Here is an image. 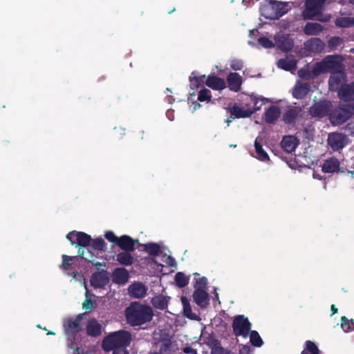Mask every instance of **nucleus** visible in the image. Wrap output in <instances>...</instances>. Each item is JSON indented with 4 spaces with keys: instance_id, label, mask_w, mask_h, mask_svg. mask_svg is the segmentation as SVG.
Returning a JSON list of instances; mask_svg holds the SVG:
<instances>
[{
    "instance_id": "obj_1",
    "label": "nucleus",
    "mask_w": 354,
    "mask_h": 354,
    "mask_svg": "<svg viewBox=\"0 0 354 354\" xmlns=\"http://www.w3.org/2000/svg\"><path fill=\"white\" fill-rule=\"evenodd\" d=\"M125 314L129 324L139 326L151 320L153 310L149 306L133 303L126 309Z\"/></svg>"
},
{
    "instance_id": "obj_2",
    "label": "nucleus",
    "mask_w": 354,
    "mask_h": 354,
    "mask_svg": "<svg viewBox=\"0 0 354 354\" xmlns=\"http://www.w3.org/2000/svg\"><path fill=\"white\" fill-rule=\"evenodd\" d=\"M291 8L290 2L266 1L260 8L261 14L266 19H276L287 13Z\"/></svg>"
},
{
    "instance_id": "obj_3",
    "label": "nucleus",
    "mask_w": 354,
    "mask_h": 354,
    "mask_svg": "<svg viewBox=\"0 0 354 354\" xmlns=\"http://www.w3.org/2000/svg\"><path fill=\"white\" fill-rule=\"evenodd\" d=\"M325 1L326 0H306V8L302 12L304 19L328 21L330 19V15L322 13Z\"/></svg>"
},
{
    "instance_id": "obj_4",
    "label": "nucleus",
    "mask_w": 354,
    "mask_h": 354,
    "mask_svg": "<svg viewBox=\"0 0 354 354\" xmlns=\"http://www.w3.org/2000/svg\"><path fill=\"white\" fill-rule=\"evenodd\" d=\"M131 341V334L125 330H119L108 335L102 342L103 348L111 351L115 348H125Z\"/></svg>"
},
{
    "instance_id": "obj_5",
    "label": "nucleus",
    "mask_w": 354,
    "mask_h": 354,
    "mask_svg": "<svg viewBox=\"0 0 354 354\" xmlns=\"http://www.w3.org/2000/svg\"><path fill=\"white\" fill-rule=\"evenodd\" d=\"M342 59L337 55H328L321 62H317L313 67L316 77L328 72L339 70L342 68Z\"/></svg>"
},
{
    "instance_id": "obj_6",
    "label": "nucleus",
    "mask_w": 354,
    "mask_h": 354,
    "mask_svg": "<svg viewBox=\"0 0 354 354\" xmlns=\"http://www.w3.org/2000/svg\"><path fill=\"white\" fill-rule=\"evenodd\" d=\"M354 114V102L351 104L341 106L330 114V120L334 124L344 122Z\"/></svg>"
},
{
    "instance_id": "obj_7",
    "label": "nucleus",
    "mask_w": 354,
    "mask_h": 354,
    "mask_svg": "<svg viewBox=\"0 0 354 354\" xmlns=\"http://www.w3.org/2000/svg\"><path fill=\"white\" fill-rule=\"evenodd\" d=\"M232 327L236 336L246 338L250 332L251 324L245 316L237 315L234 318Z\"/></svg>"
},
{
    "instance_id": "obj_8",
    "label": "nucleus",
    "mask_w": 354,
    "mask_h": 354,
    "mask_svg": "<svg viewBox=\"0 0 354 354\" xmlns=\"http://www.w3.org/2000/svg\"><path fill=\"white\" fill-rule=\"evenodd\" d=\"M66 238L71 241L72 245H77L81 246L80 248L85 250L88 249L87 247L91 242V237L90 235L81 232H69Z\"/></svg>"
},
{
    "instance_id": "obj_9",
    "label": "nucleus",
    "mask_w": 354,
    "mask_h": 354,
    "mask_svg": "<svg viewBox=\"0 0 354 354\" xmlns=\"http://www.w3.org/2000/svg\"><path fill=\"white\" fill-rule=\"evenodd\" d=\"M346 75L342 71V67L339 70H335L332 73L328 84L329 88L332 91H339L341 88L346 85Z\"/></svg>"
},
{
    "instance_id": "obj_10",
    "label": "nucleus",
    "mask_w": 354,
    "mask_h": 354,
    "mask_svg": "<svg viewBox=\"0 0 354 354\" xmlns=\"http://www.w3.org/2000/svg\"><path fill=\"white\" fill-rule=\"evenodd\" d=\"M328 143L334 151L342 149L347 145V138L339 133H332L328 135Z\"/></svg>"
},
{
    "instance_id": "obj_11",
    "label": "nucleus",
    "mask_w": 354,
    "mask_h": 354,
    "mask_svg": "<svg viewBox=\"0 0 354 354\" xmlns=\"http://www.w3.org/2000/svg\"><path fill=\"white\" fill-rule=\"evenodd\" d=\"M242 101L241 105H235L230 110L231 115L235 118H248L254 113V110H252L247 102L244 101V99Z\"/></svg>"
},
{
    "instance_id": "obj_12",
    "label": "nucleus",
    "mask_w": 354,
    "mask_h": 354,
    "mask_svg": "<svg viewBox=\"0 0 354 354\" xmlns=\"http://www.w3.org/2000/svg\"><path fill=\"white\" fill-rule=\"evenodd\" d=\"M90 281L91 284L93 288H104L109 282V274L106 271L102 270L100 272L93 274Z\"/></svg>"
},
{
    "instance_id": "obj_13",
    "label": "nucleus",
    "mask_w": 354,
    "mask_h": 354,
    "mask_svg": "<svg viewBox=\"0 0 354 354\" xmlns=\"http://www.w3.org/2000/svg\"><path fill=\"white\" fill-rule=\"evenodd\" d=\"M330 104L327 101H321L310 108L312 116L322 118L326 115L329 111Z\"/></svg>"
},
{
    "instance_id": "obj_14",
    "label": "nucleus",
    "mask_w": 354,
    "mask_h": 354,
    "mask_svg": "<svg viewBox=\"0 0 354 354\" xmlns=\"http://www.w3.org/2000/svg\"><path fill=\"white\" fill-rule=\"evenodd\" d=\"M65 328V333L68 339H71L73 334L79 331L80 328L79 319H65L63 324Z\"/></svg>"
},
{
    "instance_id": "obj_15",
    "label": "nucleus",
    "mask_w": 354,
    "mask_h": 354,
    "mask_svg": "<svg viewBox=\"0 0 354 354\" xmlns=\"http://www.w3.org/2000/svg\"><path fill=\"white\" fill-rule=\"evenodd\" d=\"M305 49L312 53H321L325 46L324 43L319 38H311L304 44Z\"/></svg>"
},
{
    "instance_id": "obj_16",
    "label": "nucleus",
    "mask_w": 354,
    "mask_h": 354,
    "mask_svg": "<svg viewBox=\"0 0 354 354\" xmlns=\"http://www.w3.org/2000/svg\"><path fill=\"white\" fill-rule=\"evenodd\" d=\"M244 101H246L248 106L252 108V110H254V112H255L259 110L266 102L269 101V100L266 97L251 95L246 96Z\"/></svg>"
},
{
    "instance_id": "obj_17",
    "label": "nucleus",
    "mask_w": 354,
    "mask_h": 354,
    "mask_svg": "<svg viewBox=\"0 0 354 354\" xmlns=\"http://www.w3.org/2000/svg\"><path fill=\"white\" fill-rule=\"evenodd\" d=\"M340 170V162L336 158L331 157L324 160L322 171L325 173H335Z\"/></svg>"
},
{
    "instance_id": "obj_18",
    "label": "nucleus",
    "mask_w": 354,
    "mask_h": 354,
    "mask_svg": "<svg viewBox=\"0 0 354 354\" xmlns=\"http://www.w3.org/2000/svg\"><path fill=\"white\" fill-rule=\"evenodd\" d=\"M298 144L299 140L293 136H286L281 142V147L288 153L294 151Z\"/></svg>"
},
{
    "instance_id": "obj_19",
    "label": "nucleus",
    "mask_w": 354,
    "mask_h": 354,
    "mask_svg": "<svg viewBox=\"0 0 354 354\" xmlns=\"http://www.w3.org/2000/svg\"><path fill=\"white\" fill-rule=\"evenodd\" d=\"M340 99L344 101L354 100V83L343 86L338 92Z\"/></svg>"
},
{
    "instance_id": "obj_20",
    "label": "nucleus",
    "mask_w": 354,
    "mask_h": 354,
    "mask_svg": "<svg viewBox=\"0 0 354 354\" xmlns=\"http://www.w3.org/2000/svg\"><path fill=\"white\" fill-rule=\"evenodd\" d=\"M193 298L196 304L202 308L206 307L209 304V295L206 290H195Z\"/></svg>"
},
{
    "instance_id": "obj_21",
    "label": "nucleus",
    "mask_w": 354,
    "mask_h": 354,
    "mask_svg": "<svg viewBox=\"0 0 354 354\" xmlns=\"http://www.w3.org/2000/svg\"><path fill=\"white\" fill-rule=\"evenodd\" d=\"M310 91V86L307 83L297 82L295 84L292 95L295 98L302 99Z\"/></svg>"
},
{
    "instance_id": "obj_22",
    "label": "nucleus",
    "mask_w": 354,
    "mask_h": 354,
    "mask_svg": "<svg viewBox=\"0 0 354 354\" xmlns=\"http://www.w3.org/2000/svg\"><path fill=\"white\" fill-rule=\"evenodd\" d=\"M228 86L230 90L238 91L242 84V77L236 73H230L227 77Z\"/></svg>"
},
{
    "instance_id": "obj_23",
    "label": "nucleus",
    "mask_w": 354,
    "mask_h": 354,
    "mask_svg": "<svg viewBox=\"0 0 354 354\" xmlns=\"http://www.w3.org/2000/svg\"><path fill=\"white\" fill-rule=\"evenodd\" d=\"M129 293L135 298H142L146 295L147 288L141 283H134L129 287Z\"/></svg>"
},
{
    "instance_id": "obj_24",
    "label": "nucleus",
    "mask_w": 354,
    "mask_h": 354,
    "mask_svg": "<svg viewBox=\"0 0 354 354\" xmlns=\"http://www.w3.org/2000/svg\"><path fill=\"white\" fill-rule=\"evenodd\" d=\"M263 138L258 136L254 141V148L257 153V158L262 162L269 161L270 158L267 152L263 148L261 142Z\"/></svg>"
},
{
    "instance_id": "obj_25",
    "label": "nucleus",
    "mask_w": 354,
    "mask_h": 354,
    "mask_svg": "<svg viewBox=\"0 0 354 354\" xmlns=\"http://www.w3.org/2000/svg\"><path fill=\"white\" fill-rule=\"evenodd\" d=\"M205 84L214 90H223L225 88V82L223 79L216 76L205 77Z\"/></svg>"
},
{
    "instance_id": "obj_26",
    "label": "nucleus",
    "mask_w": 354,
    "mask_h": 354,
    "mask_svg": "<svg viewBox=\"0 0 354 354\" xmlns=\"http://www.w3.org/2000/svg\"><path fill=\"white\" fill-rule=\"evenodd\" d=\"M281 110L277 106H271L264 113V118L267 123H274L281 115Z\"/></svg>"
},
{
    "instance_id": "obj_27",
    "label": "nucleus",
    "mask_w": 354,
    "mask_h": 354,
    "mask_svg": "<svg viewBox=\"0 0 354 354\" xmlns=\"http://www.w3.org/2000/svg\"><path fill=\"white\" fill-rule=\"evenodd\" d=\"M301 109L297 106H292L283 114V118L286 123L292 124L300 116Z\"/></svg>"
},
{
    "instance_id": "obj_28",
    "label": "nucleus",
    "mask_w": 354,
    "mask_h": 354,
    "mask_svg": "<svg viewBox=\"0 0 354 354\" xmlns=\"http://www.w3.org/2000/svg\"><path fill=\"white\" fill-rule=\"evenodd\" d=\"M275 43L284 50H290L293 46V42L288 37L279 33L274 37Z\"/></svg>"
},
{
    "instance_id": "obj_29",
    "label": "nucleus",
    "mask_w": 354,
    "mask_h": 354,
    "mask_svg": "<svg viewBox=\"0 0 354 354\" xmlns=\"http://www.w3.org/2000/svg\"><path fill=\"white\" fill-rule=\"evenodd\" d=\"M129 279V273L125 268H119L113 273V281L118 284H124Z\"/></svg>"
},
{
    "instance_id": "obj_30",
    "label": "nucleus",
    "mask_w": 354,
    "mask_h": 354,
    "mask_svg": "<svg viewBox=\"0 0 354 354\" xmlns=\"http://www.w3.org/2000/svg\"><path fill=\"white\" fill-rule=\"evenodd\" d=\"M136 241L130 236L123 235L119 237L117 244L124 250L133 251L134 250Z\"/></svg>"
},
{
    "instance_id": "obj_31",
    "label": "nucleus",
    "mask_w": 354,
    "mask_h": 354,
    "mask_svg": "<svg viewBox=\"0 0 354 354\" xmlns=\"http://www.w3.org/2000/svg\"><path fill=\"white\" fill-rule=\"evenodd\" d=\"M323 30V26L316 22H308L304 28V32L306 35H318Z\"/></svg>"
},
{
    "instance_id": "obj_32",
    "label": "nucleus",
    "mask_w": 354,
    "mask_h": 354,
    "mask_svg": "<svg viewBox=\"0 0 354 354\" xmlns=\"http://www.w3.org/2000/svg\"><path fill=\"white\" fill-rule=\"evenodd\" d=\"M78 255L82 257L83 259L91 262L93 266L97 268H100L104 266V263L95 262L94 256L95 254L89 249L79 248Z\"/></svg>"
},
{
    "instance_id": "obj_33",
    "label": "nucleus",
    "mask_w": 354,
    "mask_h": 354,
    "mask_svg": "<svg viewBox=\"0 0 354 354\" xmlns=\"http://www.w3.org/2000/svg\"><path fill=\"white\" fill-rule=\"evenodd\" d=\"M86 331L88 335L91 336H98L101 334L102 326L97 320L91 319L87 324Z\"/></svg>"
},
{
    "instance_id": "obj_34",
    "label": "nucleus",
    "mask_w": 354,
    "mask_h": 354,
    "mask_svg": "<svg viewBox=\"0 0 354 354\" xmlns=\"http://www.w3.org/2000/svg\"><path fill=\"white\" fill-rule=\"evenodd\" d=\"M181 301L183 306L184 315L190 319L197 320L198 317L196 314L192 313L188 299L185 297H182Z\"/></svg>"
},
{
    "instance_id": "obj_35",
    "label": "nucleus",
    "mask_w": 354,
    "mask_h": 354,
    "mask_svg": "<svg viewBox=\"0 0 354 354\" xmlns=\"http://www.w3.org/2000/svg\"><path fill=\"white\" fill-rule=\"evenodd\" d=\"M277 65L279 68L286 71H292L296 67V62L290 57H286L278 61Z\"/></svg>"
},
{
    "instance_id": "obj_36",
    "label": "nucleus",
    "mask_w": 354,
    "mask_h": 354,
    "mask_svg": "<svg viewBox=\"0 0 354 354\" xmlns=\"http://www.w3.org/2000/svg\"><path fill=\"white\" fill-rule=\"evenodd\" d=\"M190 86L192 89L198 88L205 83V75H197L196 73H192L190 77Z\"/></svg>"
},
{
    "instance_id": "obj_37",
    "label": "nucleus",
    "mask_w": 354,
    "mask_h": 354,
    "mask_svg": "<svg viewBox=\"0 0 354 354\" xmlns=\"http://www.w3.org/2000/svg\"><path fill=\"white\" fill-rule=\"evenodd\" d=\"M336 26L339 27L348 28L354 26V17H341L336 19Z\"/></svg>"
},
{
    "instance_id": "obj_38",
    "label": "nucleus",
    "mask_w": 354,
    "mask_h": 354,
    "mask_svg": "<svg viewBox=\"0 0 354 354\" xmlns=\"http://www.w3.org/2000/svg\"><path fill=\"white\" fill-rule=\"evenodd\" d=\"M319 350L315 342L308 340L301 354H319Z\"/></svg>"
},
{
    "instance_id": "obj_39",
    "label": "nucleus",
    "mask_w": 354,
    "mask_h": 354,
    "mask_svg": "<svg viewBox=\"0 0 354 354\" xmlns=\"http://www.w3.org/2000/svg\"><path fill=\"white\" fill-rule=\"evenodd\" d=\"M117 261L122 265L129 266L133 263V257L128 252H120L117 255Z\"/></svg>"
},
{
    "instance_id": "obj_40",
    "label": "nucleus",
    "mask_w": 354,
    "mask_h": 354,
    "mask_svg": "<svg viewBox=\"0 0 354 354\" xmlns=\"http://www.w3.org/2000/svg\"><path fill=\"white\" fill-rule=\"evenodd\" d=\"M175 282L177 286L183 288L189 283V278L183 272H178L175 275Z\"/></svg>"
},
{
    "instance_id": "obj_41",
    "label": "nucleus",
    "mask_w": 354,
    "mask_h": 354,
    "mask_svg": "<svg viewBox=\"0 0 354 354\" xmlns=\"http://www.w3.org/2000/svg\"><path fill=\"white\" fill-rule=\"evenodd\" d=\"M250 340L252 345L254 346L260 347L263 344V340L261 339L259 334L256 330H252L250 332Z\"/></svg>"
},
{
    "instance_id": "obj_42",
    "label": "nucleus",
    "mask_w": 354,
    "mask_h": 354,
    "mask_svg": "<svg viewBox=\"0 0 354 354\" xmlns=\"http://www.w3.org/2000/svg\"><path fill=\"white\" fill-rule=\"evenodd\" d=\"M160 354H174V348L169 341L162 343L160 348Z\"/></svg>"
},
{
    "instance_id": "obj_43",
    "label": "nucleus",
    "mask_w": 354,
    "mask_h": 354,
    "mask_svg": "<svg viewBox=\"0 0 354 354\" xmlns=\"http://www.w3.org/2000/svg\"><path fill=\"white\" fill-rule=\"evenodd\" d=\"M298 74L299 77L304 80H310L316 77V75H314L313 68L310 70L308 67L299 70Z\"/></svg>"
},
{
    "instance_id": "obj_44",
    "label": "nucleus",
    "mask_w": 354,
    "mask_h": 354,
    "mask_svg": "<svg viewBox=\"0 0 354 354\" xmlns=\"http://www.w3.org/2000/svg\"><path fill=\"white\" fill-rule=\"evenodd\" d=\"M153 305L159 309H165L167 307L168 301L162 297H156L152 300Z\"/></svg>"
},
{
    "instance_id": "obj_45",
    "label": "nucleus",
    "mask_w": 354,
    "mask_h": 354,
    "mask_svg": "<svg viewBox=\"0 0 354 354\" xmlns=\"http://www.w3.org/2000/svg\"><path fill=\"white\" fill-rule=\"evenodd\" d=\"M145 250L151 255H156L160 250V247L156 243H149L145 245Z\"/></svg>"
},
{
    "instance_id": "obj_46",
    "label": "nucleus",
    "mask_w": 354,
    "mask_h": 354,
    "mask_svg": "<svg viewBox=\"0 0 354 354\" xmlns=\"http://www.w3.org/2000/svg\"><path fill=\"white\" fill-rule=\"evenodd\" d=\"M92 247L95 250L102 251L106 248V243L102 238H97L93 240Z\"/></svg>"
},
{
    "instance_id": "obj_47",
    "label": "nucleus",
    "mask_w": 354,
    "mask_h": 354,
    "mask_svg": "<svg viewBox=\"0 0 354 354\" xmlns=\"http://www.w3.org/2000/svg\"><path fill=\"white\" fill-rule=\"evenodd\" d=\"M207 279L206 277H199L196 279L194 285L195 290H204L207 289Z\"/></svg>"
},
{
    "instance_id": "obj_48",
    "label": "nucleus",
    "mask_w": 354,
    "mask_h": 354,
    "mask_svg": "<svg viewBox=\"0 0 354 354\" xmlns=\"http://www.w3.org/2000/svg\"><path fill=\"white\" fill-rule=\"evenodd\" d=\"M211 99V95H210V91L207 89V88H204V89H202L199 92V94H198V100L201 102H204V101H209Z\"/></svg>"
},
{
    "instance_id": "obj_49",
    "label": "nucleus",
    "mask_w": 354,
    "mask_h": 354,
    "mask_svg": "<svg viewBox=\"0 0 354 354\" xmlns=\"http://www.w3.org/2000/svg\"><path fill=\"white\" fill-rule=\"evenodd\" d=\"M62 259H63V261H62V267L63 268L64 270H66L70 269L71 262L73 261H74L76 259V257H69L67 255H63Z\"/></svg>"
},
{
    "instance_id": "obj_50",
    "label": "nucleus",
    "mask_w": 354,
    "mask_h": 354,
    "mask_svg": "<svg viewBox=\"0 0 354 354\" xmlns=\"http://www.w3.org/2000/svg\"><path fill=\"white\" fill-rule=\"evenodd\" d=\"M258 43L263 48H272L274 44L273 43L272 41H271L270 39L265 37H260L258 39Z\"/></svg>"
},
{
    "instance_id": "obj_51",
    "label": "nucleus",
    "mask_w": 354,
    "mask_h": 354,
    "mask_svg": "<svg viewBox=\"0 0 354 354\" xmlns=\"http://www.w3.org/2000/svg\"><path fill=\"white\" fill-rule=\"evenodd\" d=\"M230 67L234 71H240L243 67V62L241 59H233L230 61Z\"/></svg>"
},
{
    "instance_id": "obj_52",
    "label": "nucleus",
    "mask_w": 354,
    "mask_h": 354,
    "mask_svg": "<svg viewBox=\"0 0 354 354\" xmlns=\"http://www.w3.org/2000/svg\"><path fill=\"white\" fill-rule=\"evenodd\" d=\"M342 43V39L339 37H333L331 38L329 41H328V46L332 48V49H335L336 48L337 46H340Z\"/></svg>"
},
{
    "instance_id": "obj_53",
    "label": "nucleus",
    "mask_w": 354,
    "mask_h": 354,
    "mask_svg": "<svg viewBox=\"0 0 354 354\" xmlns=\"http://www.w3.org/2000/svg\"><path fill=\"white\" fill-rule=\"evenodd\" d=\"M351 326H353V322L350 323L346 317H342L341 326L345 333H348L351 330Z\"/></svg>"
},
{
    "instance_id": "obj_54",
    "label": "nucleus",
    "mask_w": 354,
    "mask_h": 354,
    "mask_svg": "<svg viewBox=\"0 0 354 354\" xmlns=\"http://www.w3.org/2000/svg\"><path fill=\"white\" fill-rule=\"evenodd\" d=\"M162 261L169 267H175L176 265V261L170 256L164 254L162 257Z\"/></svg>"
},
{
    "instance_id": "obj_55",
    "label": "nucleus",
    "mask_w": 354,
    "mask_h": 354,
    "mask_svg": "<svg viewBox=\"0 0 354 354\" xmlns=\"http://www.w3.org/2000/svg\"><path fill=\"white\" fill-rule=\"evenodd\" d=\"M104 236L109 241L116 244L119 239V237H117L112 231L106 232L104 234Z\"/></svg>"
},
{
    "instance_id": "obj_56",
    "label": "nucleus",
    "mask_w": 354,
    "mask_h": 354,
    "mask_svg": "<svg viewBox=\"0 0 354 354\" xmlns=\"http://www.w3.org/2000/svg\"><path fill=\"white\" fill-rule=\"evenodd\" d=\"M212 354H229V352L221 346H215L212 349Z\"/></svg>"
},
{
    "instance_id": "obj_57",
    "label": "nucleus",
    "mask_w": 354,
    "mask_h": 354,
    "mask_svg": "<svg viewBox=\"0 0 354 354\" xmlns=\"http://www.w3.org/2000/svg\"><path fill=\"white\" fill-rule=\"evenodd\" d=\"M86 299L83 303V308L85 310L91 309L93 308V302L92 301L88 298V295H86Z\"/></svg>"
},
{
    "instance_id": "obj_58",
    "label": "nucleus",
    "mask_w": 354,
    "mask_h": 354,
    "mask_svg": "<svg viewBox=\"0 0 354 354\" xmlns=\"http://www.w3.org/2000/svg\"><path fill=\"white\" fill-rule=\"evenodd\" d=\"M183 352L185 354H198L197 351L190 346H186L184 347Z\"/></svg>"
},
{
    "instance_id": "obj_59",
    "label": "nucleus",
    "mask_w": 354,
    "mask_h": 354,
    "mask_svg": "<svg viewBox=\"0 0 354 354\" xmlns=\"http://www.w3.org/2000/svg\"><path fill=\"white\" fill-rule=\"evenodd\" d=\"M251 348L250 346L247 345H243L239 349V354H250Z\"/></svg>"
},
{
    "instance_id": "obj_60",
    "label": "nucleus",
    "mask_w": 354,
    "mask_h": 354,
    "mask_svg": "<svg viewBox=\"0 0 354 354\" xmlns=\"http://www.w3.org/2000/svg\"><path fill=\"white\" fill-rule=\"evenodd\" d=\"M113 350V354H129V352L125 348H115Z\"/></svg>"
},
{
    "instance_id": "obj_61",
    "label": "nucleus",
    "mask_w": 354,
    "mask_h": 354,
    "mask_svg": "<svg viewBox=\"0 0 354 354\" xmlns=\"http://www.w3.org/2000/svg\"><path fill=\"white\" fill-rule=\"evenodd\" d=\"M347 130L351 135L354 136V122L348 124Z\"/></svg>"
},
{
    "instance_id": "obj_62",
    "label": "nucleus",
    "mask_w": 354,
    "mask_h": 354,
    "mask_svg": "<svg viewBox=\"0 0 354 354\" xmlns=\"http://www.w3.org/2000/svg\"><path fill=\"white\" fill-rule=\"evenodd\" d=\"M192 108V112L194 113L196 110L201 108V104L197 102H193Z\"/></svg>"
},
{
    "instance_id": "obj_63",
    "label": "nucleus",
    "mask_w": 354,
    "mask_h": 354,
    "mask_svg": "<svg viewBox=\"0 0 354 354\" xmlns=\"http://www.w3.org/2000/svg\"><path fill=\"white\" fill-rule=\"evenodd\" d=\"M150 263H151H151H154V264H156V265L157 266L156 269H157L158 270H161V268H162V264H160V263H157V262H156L153 259H151V261L150 262Z\"/></svg>"
},
{
    "instance_id": "obj_64",
    "label": "nucleus",
    "mask_w": 354,
    "mask_h": 354,
    "mask_svg": "<svg viewBox=\"0 0 354 354\" xmlns=\"http://www.w3.org/2000/svg\"><path fill=\"white\" fill-rule=\"evenodd\" d=\"M73 354H85L80 348H77L74 352Z\"/></svg>"
}]
</instances>
